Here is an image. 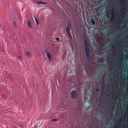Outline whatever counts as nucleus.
Returning a JSON list of instances; mask_svg holds the SVG:
<instances>
[{
    "instance_id": "obj_17",
    "label": "nucleus",
    "mask_w": 128,
    "mask_h": 128,
    "mask_svg": "<svg viewBox=\"0 0 128 128\" xmlns=\"http://www.w3.org/2000/svg\"><path fill=\"white\" fill-rule=\"evenodd\" d=\"M56 39L57 41H58L60 39V38H56Z\"/></svg>"
},
{
    "instance_id": "obj_7",
    "label": "nucleus",
    "mask_w": 128,
    "mask_h": 128,
    "mask_svg": "<svg viewBox=\"0 0 128 128\" xmlns=\"http://www.w3.org/2000/svg\"><path fill=\"white\" fill-rule=\"evenodd\" d=\"M26 54L27 57H30L31 56V54L30 52H26Z\"/></svg>"
},
{
    "instance_id": "obj_16",
    "label": "nucleus",
    "mask_w": 128,
    "mask_h": 128,
    "mask_svg": "<svg viewBox=\"0 0 128 128\" xmlns=\"http://www.w3.org/2000/svg\"><path fill=\"white\" fill-rule=\"evenodd\" d=\"M18 58L20 60H21L22 59V58L20 56H18Z\"/></svg>"
},
{
    "instance_id": "obj_12",
    "label": "nucleus",
    "mask_w": 128,
    "mask_h": 128,
    "mask_svg": "<svg viewBox=\"0 0 128 128\" xmlns=\"http://www.w3.org/2000/svg\"><path fill=\"white\" fill-rule=\"evenodd\" d=\"M19 126L22 128H24L26 127V125L23 124H20L19 125Z\"/></svg>"
},
{
    "instance_id": "obj_20",
    "label": "nucleus",
    "mask_w": 128,
    "mask_h": 128,
    "mask_svg": "<svg viewBox=\"0 0 128 128\" xmlns=\"http://www.w3.org/2000/svg\"><path fill=\"white\" fill-rule=\"evenodd\" d=\"M113 14L114 15V12H113Z\"/></svg>"
},
{
    "instance_id": "obj_15",
    "label": "nucleus",
    "mask_w": 128,
    "mask_h": 128,
    "mask_svg": "<svg viewBox=\"0 0 128 128\" xmlns=\"http://www.w3.org/2000/svg\"><path fill=\"white\" fill-rule=\"evenodd\" d=\"M112 16L111 18V19L112 20H113L114 19V17L112 16Z\"/></svg>"
},
{
    "instance_id": "obj_14",
    "label": "nucleus",
    "mask_w": 128,
    "mask_h": 128,
    "mask_svg": "<svg viewBox=\"0 0 128 128\" xmlns=\"http://www.w3.org/2000/svg\"><path fill=\"white\" fill-rule=\"evenodd\" d=\"M56 119L55 118L52 119L51 120L52 121H56Z\"/></svg>"
},
{
    "instance_id": "obj_19",
    "label": "nucleus",
    "mask_w": 128,
    "mask_h": 128,
    "mask_svg": "<svg viewBox=\"0 0 128 128\" xmlns=\"http://www.w3.org/2000/svg\"><path fill=\"white\" fill-rule=\"evenodd\" d=\"M36 128V126H35L34 127V128Z\"/></svg>"
},
{
    "instance_id": "obj_3",
    "label": "nucleus",
    "mask_w": 128,
    "mask_h": 128,
    "mask_svg": "<svg viewBox=\"0 0 128 128\" xmlns=\"http://www.w3.org/2000/svg\"><path fill=\"white\" fill-rule=\"evenodd\" d=\"M45 52L46 55L48 58L50 59L51 58V56L49 50L47 49H46L45 50Z\"/></svg>"
},
{
    "instance_id": "obj_5",
    "label": "nucleus",
    "mask_w": 128,
    "mask_h": 128,
    "mask_svg": "<svg viewBox=\"0 0 128 128\" xmlns=\"http://www.w3.org/2000/svg\"><path fill=\"white\" fill-rule=\"evenodd\" d=\"M90 22L93 25L94 24H95V20L93 18H92L90 20Z\"/></svg>"
},
{
    "instance_id": "obj_21",
    "label": "nucleus",
    "mask_w": 128,
    "mask_h": 128,
    "mask_svg": "<svg viewBox=\"0 0 128 128\" xmlns=\"http://www.w3.org/2000/svg\"><path fill=\"white\" fill-rule=\"evenodd\" d=\"M75 128H76V127H75Z\"/></svg>"
},
{
    "instance_id": "obj_8",
    "label": "nucleus",
    "mask_w": 128,
    "mask_h": 128,
    "mask_svg": "<svg viewBox=\"0 0 128 128\" xmlns=\"http://www.w3.org/2000/svg\"><path fill=\"white\" fill-rule=\"evenodd\" d=\"M42 1L36 0L35 1V2L36 4H42Z\"/></svg>"
},
{
    "instance_id": "obj_11",
    "label": "nucleus",
    "mask_w": 128,
    "mask_h": 128,
    "mask_svg": "<svg viewBox=\"0 0 128 128\" xmlns=\"http://www.w3.org/2000/svg\"><path fill=\"white\" fill-rule=\"evenodd\" d=\"M119 127V125L117 123L116 124L114 128H118Z\"/></svg>"
},
{
    "instance_id": "obj_6",
    "label": "nucleus",
    "mask_w": 128,
    "mask_h": 128,
    "mask_svg": "<svg viewBox=\"0 0 128 128\" xmlns=\"http://www.w3.org/2000/svg\"><path fill=\"white\" fill-rule=\"evenodd\" d=\"M28 26L30 28H31V22L30 21V20H29L28 21Z\"/></svg>"
},
{
    "instance_id": "obj_18",
    "label": "nucleus",
    "mask_w": 128,
    "mask_h": 128,
    "mask_svg": "<svg viewBox=\"0 0 128 128\" xmlns=\"http://www.w3.org/2000/svg\"><path fill=\"white\" fill-rule=\"evenodd\" d=\"M3 96L4 97H6V95L5 94H4L3 95Z\"/></svg>"
},
{
    "instance_id": "obj_1",
    "label": "nucleus",
    "mask_w": 128,
    "mask_h": 128,
    "mask_svg": "<svg viewBox=\"0 0 128 128\" xmlns=\"http://www.w3.org/2000/svg\"><path fill=\"white\" fill-rule=\"evenodd\" d=\"M71 27L70 24H68L66 28V32L68 34V36L71 38H72V37L71 34L70 32V30L71 29Z\"/></svg>"
},
{
    "instance_id": "obj_4",
    "label": "nucleus",
    "mask_w": 128,
    "mask_h": 128,
    "mask_svg": "<svg viewBox=\"0 0 128 128\" xmlns=\"http://www.w3.org/2000/svg\"><path fill=\"white\" fill-rule=\"evenodd\" d=\"M71 94L72 98L74 99L76 98L77 96L76 92L75 91H73L72 92Z\"/></svg>"
},
{
    "instance_id": "obj_9",
    "label": "nucleus",
    "mask_w": 128,
    "mask_h": 128,
    "mask_svg": "<svg viewBox=\"0 0 128 128\" xmlns=\"http://www.w3.org/2000/svg\"><path fill=\"white\" fill-rule=\"evenodd\" d=\"M34 17L36 22V23L37 25H38L39 24L38 21V19L35 16H34Z\"/></svg>"
},
{
    "instance_id": "obj_2",
    "label": "nucleus",
    "mask_w": 128,
    "mask_h": 128,
    "mask_svg": "<svg viewBox=\"0 0 128 128\" xmlns=\"http://www.w3.org/2000/svg\"><path fill=\"white\" fill-rule=\"evenodd\" d=\"M84 46L85 47V51L86 55L87 56H88L89 54V50L88 46V44L86 41H84Z\"/></svg>"
},
{
    "instance_id": "obj_10",
    "label": "nucleus",
    "mask_w": 128,
    "mask_h": 128,
    "mask_svg": "<svg viewBox=\"0 0 128 128\" xmlns=\"http://www.w3.org/2000/svg\"><path fill=\"white\" fill-rule=\"evenodd\" d=\"M13 26H15L16 27V21H14L13 22Z\"/></svg>"
},
{
    "instance_id": "obj_13",
    "label": "nucleus",
    "mask_w": 128,
    "mask_h": 128,
    "mask_svg": "<svg viewBox=\"0 0 128 128\" xmlns=\"http://www.w3.org/2000/svg\"><path fill=\"white\" fill-rule=\"evenodd\" d=\"M47 4L48 3L47 2L42 1V4L43 5Z\"/></svg>"
}]
</instances>
